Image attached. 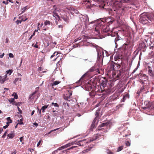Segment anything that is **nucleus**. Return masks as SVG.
I'll return each instance as SVG.
<instances>
[{
    "label": "nucleus",
    "instance_id": "f257e3e1",
    "mask_svg": "<svg viewBox=\"0 0 154 154\" xmlns=\"http://www.w3.org/2000/svg\"><path fill=\"white\" fill-rule=\"evenodd\" d=\"M140 22L145 24L150 22H154V15L149 14L146 13H143L140 15Z\"/></svg>",
    "mask_w": 154,
    "mask_h": 154
},
{
    "label": "nucleus",
    "instance_id": "f03ea898",
    "mask_svg": "<svg viewBox=\"0 0 154 154\" xmlns=\"http://www.w3.org/2000/svg\"><path fill=\"white\" fill-rule=\"evenodd\" d=\"M101 25L100 24H98L94 28V30L96 32L95 34L97 35H99L100 33V30L101 28Z\"/></svg>",
    "mask_w": 154,
    "mask_h": 154
},
{
    "label": "nucleus",
    "instance_id": "7ed1b4c3",
    "mask_svg": "<svg viewBox=\"0 0 154 154\" xmlns=\"http://www.w3.org/2000/svg\"><path fill=\"white\" fill-rule=\"evenodd\" d=\"M80 20L81 21H82L83 22H84L85 23H87L88 21V17L87 15L82 16L80 17Z\"/></svg>",
    "mask_w": 154,
    "mask_h": 154
},
{
    "label": "nucleus",
    "instance_id": "20e7f679",
    "mask_svg": "<svg viewBox=\"0 0 154 154\" xmlns=\"http://www.w3.org/2000/svg\"><path fill=\"white\" fill-rule=\"evenodd\" d=\"M59 12V9H55L53 12V17H56V18H58L59 19V16L58 15L57 12Z\"/></svg>",
    "mask_w": 154,
    "mask_h": 154
},
{
    "label": "nucleus",
    "instance_id": "39448f33",
    "mask_svg": "<svg viewBox=\"0 0 154 154\" xmlns=\"http://www.w3.org/2000/svg\"><path fill=\"white\" fill-rule=\"evenodd\" d=\"M7 77L6 75L3 76H0V83L3 84L4 82L7 80L6 78Z\"/></svg>",
    "mask_w": 154,
    "mask_h": 154
},
{
    "label": "nucleus",
    "instance_id": "423d86ee",
    "mask_svg": "<svg viewBox=\"0 0 154 154\" xmlns=\"http://www.w3.org/2000/svg\"><path fill=\"white\" fill-rule=\"evenodd\" d=\"M15 134L14 133V132H11V133L8 134V137L9 138H13Z\"/></svg>",
    "mask_w": 154,
    "mask_h": 154
},
{
    "label": "nucleus",
    "instance_id": "0eeeda50",
    "mask_svg": "<svg viewBox=\"0 0 154 154\" xmlns=\"http://www.w3.org/2000/svg\"><path fill=\"white\" fill-rule=\"evenodd\" d=\"M60 83V82L57 81H55L54 82L53 84H52V88H53V86L54 85H57L59 84Z\"/></svg>",
    "mask_w": 154,
    "mask_h": 154
},
{
    "label": "nucleus",
    "instance_id": "6e6552de",
    "mask_svg": "<svg viewBox=\"0 0 154 154\" xmlns=\"http://www.w3.org/2000/svg\"><path fill=\"white\" fill-rule=\"evenodd\" d=\"M7 120L8 121V122H7V123L9 124L10 123H12V121L10 117H8L7 118Z\"/></svg>",
    "mask_w": 154,
    "mask_h": 154
},
{
    "label": "nucleus",
    "instance_id": "1a4fd4ad",
    "mask_svg": "<svg viewBox=\"0 0 154 154\" xmlns=\"http://www.w3.org/2000/svg\"><path fill=\"white\" fill-rule=\"evenodd\" d=\"M27 9V6L23 8H22L21 9V14H22L24 13Z\"/></svg>",
    "mask_w": 154,
    "mask_h": 154
},
{
    "label": "nucleus",
    "instance_id": "9d476101",
    "mask_svg": "<svg viewBox=\"0 0 154 154\" xmlns=\"http://www.w3.org/2000/svg\"><path fill=\"white\" fill-rule=\"evenodd\" d=\"M12 96L14 97V98L17 99L18 98V96L17 94L16 93H14L12 94Z\"/></svg>",
    "mask_w": 154,
    "mask_h": 154
},
{
    "label": "nucleus",
    "instance_id": "9b49d317",
    "mask_svg": "<svg viewBox=\"0 0 154 154\" xmlns=\"http://www.w3.org/2000/svg\"><path fill=\"white\" fill-rule=\"evenodd\" d=\"M21 78H16L15 79V80L14 81V83H15L16 82H17L18 80L20 81H21Z\"/></svg>",
    "mask_w": 154,
    "mask_h": 154
},
{
    "label": "nucleus",
    "instance_id": "f8f14e48",
    "mask_svg": "<svg viewBox=\"0 0 154 154\" xmlns=\"http://www.w3.org/2000/svg\"><path fill=\"white\" fill-rule=\"evenodd\" d=\"M6 72V75L7 74H9V75H10L12 73V71H11V70L9 69Z\"/></svg>",
    "mask_w": 154,
    "mask_h": 154
},
{
    "label": "nucleus",
    "instance_id": "ddd939ff",
    "mask_svg": "<svg viewBox=\"0 0 154 154\" xmlns=\"http://www.w3.org/2000/svg\"><path fill=\"white\" fill-rule=\"evenodd\" d=\"M72 144H73L72 143H69L68 144H66L64 145V146L65 147V148L70 146L72 145Z\"/></svg>",
    "mask_w": 154,
    "mask_h": 154
},
{
    "label": "nucleus",
    "instance_id": "4468645a",
    "mask_svg": "<svg viewBox=\"0 0 154 154\" xmlns=\"http://www.w3.org/2000/svg\"><path fill=\"white\" fill-rule=\"evenodd\" d=\"M45 25H49L50 24V22L48 20H46L44 23Z\"/></svg>",
    "mask_w": 154,
    "mask_h": 154
},
{
    "label": "nucleus",
    "instance_id": "2eb2a0df",
    "mask_svg": "<svg viewBox=\"0 0 154 154\" xmlns=\"http://www.w3.org/2000/svg\"><path fill=\"white\" fill-rule=\"evenodd\" d=\"M18 122L17 123V125H18V124H20V125L23 124V123L22 121V119H20V120H18Z\"/></svg>",
    "mask_w": 154,
    "mask_h": 154
},
{
    "label": "nucleus",
    "instance_id": "dca6fc26",
    "mask_svg": "<svg viewBox=\"0 0 154 154\" xmlns=\"http://www.w3.org/2000/svg\"><path fill=\"white\" fill-rule=\"evenodd\" d=\"M14 98H11L10 99H9L8 100V101L11 103H12L14 102Z\"/></svg>",
    "mask_w": 154,
    "mask_h": 154
},
{
    "label": "nucleus",
    "instance_id": "f3484780",
    "mask_svg": "<svg viewBox=\"0 0 154 154\" xmlns=\"http://www.w3.org/2000/svg\"><path fill=\"white\" fill-rule=\"evenodd\" d=\"M65 147L64 146H63L60 147L58 148L57 150H61L65 149Z\"/></svg>",
    "mask_w": 154,
    "mask_h": 154
},
{
    "label": "nucleus",
    "instance_id": "a211bd4d",
    "mask_svg": "<svg viewBox=\"0 0 154 154\" xmlns=\"http://www.w3.org/2000/svg\"><path fill=\"white\" fill-rule=\"evenodd\" d=\"M123 149V146H120L119 147L118 149L117 150V152H119L122 150Z\"/></svg>",
    "mask_w": 154,
    "mask_h": 154
},
{
    "label": "nucleus",
    "instance_id": "6ab92c4d",
    "mask_svg": "<svg viewBox=\"0 0 154 154\" xmlns=\"http://www.w3.org/2000/svg\"><path fill=\"white\" fill-rule=\"evenodd\" d=\"M22 59H21V61L20 62V63L19 65V67H17V70H18L19 69V68L20 67L21 65V64L22 63Z\"/></svg>",
    "mask_w": 154,
    "mask_h": 154
},
{
    "label": "nucleus",
    "instance_id": "aec40b11",
    "mask_svg": "<svg viewBox=\"0 0 154 154\" xmlns=\"http://www.w3.org/2000/svg\"><path fill=\"white\" fill-rule=\"evenodd\" d=\"M56 55H57L58 54V53L57 52H55L53 54V55H52L51 57V58H52L54 56H55V54H56Z\"/></svg>",
    "mask_w": 154,
    "mask_h": 154
},
{
    "label": "nucleus",
    "instance_id": "412c9836",
    "mask_svg": "<svg viewBox=\"0 0 154 154\" xmlns=\"http://www.w3.org/2000/svg\"><path fill=\"white\" fill-rule=\"evenodd\" d=\"M48 105H45L42 107V109H43L44 110H45V109L48 107Z\"/></svg>",
    "mask_w": 154,
    "mask_h": 154
},
{
    "label": "nucleus",
    "instance_id": "4be33fe9",
    "mask_svg": "<svg viewBox=\"0 0 154 154\" xmlns=\"http://www.w3.org/2000/svg\"><path fill=\"white\" fill-rule=\"evenodd\" d=\"M51 104L52 105H54V106H56L57 107H59V106L57 103H52Z\"/></svg>",
    "mask_w": 154,
    "mask_h": 154
},
{
    "label": "nucleus",
    "instance_id": "5701e85b",
    "mask_svg": "<svg viewBox=\"0 0 154 154\" xmlns=\"http://www.w3.org/2000/svg\"><path fill=\"white\" fill-rule=\"evenodd\" d=\"M58 129H59V128H56V129H54V130H51V131H50L48 133V134H50L51 132H52V131H56L57 130H58Z\"/></svg>",
    "mask_w": 154,
    "mask_h": 154
},
{
    "label": "nucleus",
    "instance_id": "b1692460",
    "mask_svg": "<svg viewBox=\"0 0 154 154\" xmlns=\"http://www.w3.org/2000/svg\"><path fill=\"white\" fill-rule=\"evenodd\" d=\"M99 110H97L96 111V113H95V115H96V117H97L98 116L99 114Z\"/></svg>",
    "mask_w": 154,
    "mask_h": 154
},
{
    "label": "nucleus",
    "instance_id": "393cba45",
    "mask_svg": "<svg viewBox=\"0 0 154 154\" xmlns=\"http://www.w3.org/2000/svg\"><path fill=\"white\" fill-rule=\"evenodd\" d=\"M107 153L108 154H113V153L109 150H107Z\"/></svg>",
    "mask_w": 154,
    "mask_h": 154
},
{
    "label": "nucleus",
    "instance_id": "a878e982",
    "mask_svg": "<svg viewBox=\"0 0 154 154\" xmlns=\"http://www.w3.org/2000/svg\"><path fill=\"white\" fill-rule=\"evenodd\" d=\"M6 124H7L5 126H4L3 127V128L5 129L6 128L8 127V126L9 125V124H8V123H6Z\"/></svg>",
    "mask_w": 154,
    "mask_h": 154
},
{
    "label": "nucleus",
    "instance_id": "bb28decb",
    "mask_svg": "<svg viewBox=\"0 0 154 154\" xmlns=\"http://www.w3.org/2000/svg\"><path fill=\"white\" fill-rule=\"evenodd\" d=\"M9 56L11 58H13L14 57V55L13 54L11 53H10L9 54Z\"/></svg>",
    "mask_w": 154,
    "mask_h": 154
},
{
    "label": "nucleus",
    "instance_id": "cd10ccee",
    "mask_svg": "<svg viewBox=\"0 0 154 154\" xmlns=\"http://www.w3.org/2000/svg\"><path fill=\"white\" fill-rule=\"evenodd\" d=\"M63 20L65 22H67L68 21V19L67 18L63 17L62 18Z\"/></svg>",
    "mask_w": 154,
    "mask_h": 154
},
{
    "label": "nucleus",
    "instance_id": "c85d7f7f",
    "mask_svg": "<svg viewBox=\"0 0 154 154\" xmlns=\"http://www.w3.org/2000/svg\"><path fill=\"white\" fill-rule=\"evenodd\" d=\"M7 133V131H6L5 132V133H4V134L2 136V138H5L6 135Z\"/></svg>",
    "mask_w": 154,
    "mask_h": 154
},
{
    "label": "nucleus",
    "instance_id": "c756f323",
    "mask_svg": "<svg viewBox=\"0 0 154 154\" xmlns=\"http://www.w3.org/2000/svg\"><path fill=\"white\" fill-rule=\"evenodd\" d=\"M126 145L127 146H130V143L128 142V141H127L126 143Z\"/></svg>",
    "mask_w": 154,
    "mask_h": 154
},
{
    "label": "nucleus",
    "instance_id": "7c9ffc66",
    "mask_svg": "<svg viewBox=\"0 0 154 154\" xmlns=\"http://www.w3.org/2000/svg\"><path fill=\"white\" fill-rule=\"evenodd\" d=\"M58 28H61V30L62 29V28H63V26L62 25H60L58 26Z\"/></svg>",
    "mask_w": 154,
    "mask_h": 154
},
{
    "label": "nucleus",
    "instance_id": "2f4dec72",
    "mask_svg": "<svg viewBox=\"0 0 154 154\" xmlns=\"http://www.w3.org/2000/svg\"><path fill=\"white\" fill-rule=\"evenodd\" d=\"M106 125V123H103V124H101L100 126V127H104V126L105 125Z\"/></svg>",
    "mask_w": 154,
    "mask_h": 154
},
{
    "label": "nucleus",
    "instance_id": "473e14b6",
    "mask_svg": "<svg viewBox=\"0 0 154 154\" xmlns=\"http://www.w3.org/2000/svg\"><path fill=\"white\" fill-rule=\"evenodd\" d=\"M42 140H39V141L38 142V143H37V146L38 147V146H39V145H40V143H41V142H42Z\"/></svg>",
    "mask_w": 154,
    "mask_h": 154
},
{
    "label": "nucleus",
    "instance_id": "72a5a7b5",
    "mask_svg": "<svg viewBox=\"0 0 154 154\" xmlns=\"http://www.w3.org/2000/svg\"><path fill=\"white\" fill-rule=\"evenodd\" d=\"M2 3H3L5 4V5H7L8 4V1H6V2L4 1L2 2Z\"/></svg>",
    "mask_w": 154,
    "mask_h": 154
},
{
    "label": "nucleus",
    "instance_id": "f704fd0d",
    "mask_svg": "<svg viewBox=\"0 0 154 154\" xmlns=\"http://www.w3.org/2000/svg\"><path fill=\"white\" fill-rule=\"evenodd\" d=\"M12 104H13V105H17V103L15 102V101L14 100V102H13L12 103Z\"/></svg>",
    "mask_w": 154,
    "mask_h": 154
},
{
    "label": "nucleus",
    "instance_id": "c9c22d12",
    "mask_svg": "<svg viewBox=\"0 0 154 154\" xmlns=\"http://www.w3.org/2000/svg\"><path fill=\"white\" fill-rule=\"evenodd\" d=\"M17 108L18 109L19 111V112L20 113H21L22 112V111H21V110L20 109V108H19V107L18 106H17Z\"/></svg>",
    "mask_w": 154,
    "mask_h": 154
},
{
    "label": "nucleus",
    "instance_id": "e433bc0d",
    "mask_svg": "<svg viewBox=\"0 0 154 154\" xmlns=\"http://www.w3.org/2000/svg\"><path fill=\"white\" fill-rule=\"evenodd\" d=\"M21 21L20 20H17L16 21V23L17 24H18L19 23H21Z\"/></svg>",
    "mask_w": 154,
    "mask_h": 154
},
{
    "label": "nucleus",
    "instance_id": "4c0bfd02",
    "mask_svg": "<svg viewBox=\"0 0 154 154\" xmlns=\"http://www.w3.org/2000/svg\"><path fill=\"white\" fill-rule=\"evenodd\" d=\"M33 125L36 127L38 126V124L36 122L34 123Z\"/></svg>",
    "mask_w": 154,
    "mask_h": 154
},
{
    "label": "nucleus",
    "instance_id": "58836bf2",
    "mask_svg": "<svg viewBox=\"0 0 154 154\" xmlns=\"http://www.w3.org/2000/svg\"><path fill=\"white\" fill-rule=\"evenodd\" d=\"M85 75V74H84L81 78L79 80H81L83 78H84Z\"/></svg>",
    "mask_w": 154,
    "mask_h": 154
},
{
    "label": "nucleus",
    "instance_id": "ea45409f",
    "mask_svg": "<svg viewBox=\"0 0 154 154\" xmlns=\"http://www.w3.org/2000/svg\"><path fill=\"white\" fill-rule=\"evenodd\" d=\"M76 147V146H72V147H71L69 148L68 149V150H69L70 149H73V148H75Z\"/></svg>",
    "mask_w": 154,
    "mask_h": 154
},
{
    "label": "nucleus",
    "instance_id": "a19ab883",
    "mask_svg": "<svg viewBox=\"0 0 154 154\" xmlns=\"http://www.w3.org/2000/svg\"><path fill=\"white\" fill-rule=\"evenodd\" d=\"M4 55V54L3 53L2 54L0 55V58H2L3 57Z\"/></svg>",
    "mask_w": 154,
    "mask_h": 154
},
{
    "label": "nucleus",
    "instance_id": "79ce46f5",
    "mask_svg": "<svg viewBox=\"0 0 154 154\" xmlns=\"http://www.w3.org/2000/svg\"><path fill=\"white\" fill-rule=\"evenodd\" d=\"M94 68H91L90 69V70H90V71L91 72H92V71H93L94 70Z\"/></svg>",
    "mask_w": 154,
    "mask_h": 154
},
{
    "label": "nucleus",
    "instance_id": "37998d69",
    "mask_svg": "<svg viewBox=\"0 0 154 154\" xmlns=\"http://www.w3.org/2000/svg\"><path fill=\"white\" fill-rule=\"evenodd\" d=\"M23 137H21L20 138V142H22V140H23Z\"/></svg>",
    "mask_w": 154,
    "mask_h": 154
},
{
    "label": "nucleus",
    "instance_id": "c03bdc74",
    "mask_svg": "<svg viewBox=\"0 0 154 154\" xmlns=\"http://www.w3.org/2000/svg\"><path fill=\"white\" fill-rule=\"evenodd\" d=\"M34 47L35 48H38V46L37 45L35 44V45L34 46Z\"/></svg>",
    "mask_w": 154,
    "mask_h": 154
},
{
    "label": "nucleus",
    "instance_id": "a18cd8bd",
    "mask_svg": "<svg viewBox=\"0 0 154 154\" xmlns=\"http://www.w3.org/2000/svg\"><path fill=\"white\" fill-rule=\"evenodd\" d=\"M16 152L15 151H14L11 154H16Z\"/></svg>",
    "mask_w": 154,
    "mask_h": 154
},
{
    "label": "nucleus",
    "instance_id": "49530a36",
    "mask_svg": "<svg viewBox=\"0 0 154 154\" xmlns=\"http://www.w3.org/2000/svg\"><path fill=\"white\" fill-rule=\"evenodd\" d=\"M34 111L33 110L32 111V113H31V115H32L34 113Z\"/></svg>",
    "mask_w": 154,
    "mask_h": 154
},
{
    "label": "nucleus",
    "instance_id": "de8ad7c7",
    "mask_svg": "<svg viewBox=\"0 0 154 154\" xmlns=\"http://www.w3.org/2000/svg\"><path fill=\"white\" fill-rule=\"evenodd\" d=\"M32 36H33L31 35V36H30V37L29 38V40H30L32 39Z\"/></svg>",
    "mask_w": 154,
    "mask_h": 154
},
{
    "label": "nucleus",
    "instance_id": "09e8293b",
    "mask_svg": "<svg viewBox=\"0 0 154 154\" xmlns=\"http://www.w3.org/2000/svg\"><path fill=\"white\" fill-rule=\"evenodd\" d=\"M41 110L40 109V110L39 111V114L40 115V116H41Z\"/></svg>",
    "mask_w": 154,
    "mask_h": 154
},
{
    "label": "nucleus",
    "instance_id": "8fccbe9b",
    "mask_svg": "<svg viewBox=\"0 0 154 154\" xmlns=\"http://www.w3.org/2000/svg\"><path fill=\"white\" fill-rule=\"evenodd\" d=\"M36 91H35V92H34L31 95H32V96L33 95H34V94H36Z\"/></svg>",
    "mask_w": 154,
    "mask_h": 154
},
{
    "label": "nucleus",
    "instance_id": "3c124183",
    "mask_svg": "<svg viewBox=\"0 0 154 154\" xmlns=\"http://www.w3.org/2000/svg\"><path fill=\"white\" fill-rule=\"evenodd\" d=\"M89 149H86V150H84V151H85V152L86 151V152H88V151H89Z\"/></svg>",
    "mask_w": 154,
    "mask_h": 154
},
{
    "label": "nucleus",
    "instance_id": "603ef678",
    "mask_svg": "<svg viewBox=\"0 0 154 154\" xmlns=\"http://www.w3.org/2000/svg\"><path fill=\"white\" fill-rule=\"evenodd\" d=\"M41 110H42V112H44V111H45V110H44V109H41Z\"/></svg>",
    "mask_w": 154,
    "mask_h": 154
},
{
    "label": "nucleus",
    "instance_id": "864d4df0",
    "mask_svg": "<svg viewBox=\"0 0 154 154\" xmlns=\"http://www.w3.org/2000/svg\"><path fill=\"white\" fill-rule=\"evenodd\" d=\"M35 31H34L33 35H32L33 36V35H35Z\"/></svg>",
    "mask_w": 154,
    "mask_h": 154
},
{
    "label": "nucleus",
    "instance_id": "5fc2aeb1",
    "mask_svg": "<svg viewBox=\"0 0 154 154\" xmlns=\"http://www.w3.org/2000/svg\"><path fill=\"white\" fill-rule=\"evenodd\" d=\"M8 39L7 38L6 39V43H8Z\"/></svg>",
    "mask_w": 154,
    "mask_h": 154
},
{
    "label": "nucleus",
    "instance_id": "6e6d98bb",
    "mask_svg": "<svg viewBox=\"0 0 154 154\" xmlns=\"http://www.w3.org/2000/svg\"><path fill=\"white\" fill-rule=\"evenodd\" d=\"M18 76H21V75L20 73L18 74Z\"/></svg>",
    "mask_w": 154,
    "mask_h": 154
},
{
    "label": "nucleus",
    "instance_id": "4d7b16f0",
    "mask_svg": "<svg viewBox=\"0 0 154 154\" xmlns=\"http://www.w3.org/2000/svg\"><path fill=\"white\" fill-rule=\"evenodd\" d=\"M3 130V129H2V130L1 129H0V133H2V131Z\"/></svg>",
    "mask_w": 154,
    "mask_h": 154
},
{
    "label": "nucleus",
    "instance_id": "13d9d810",
    "mask_svg": "<svg viewBox=\"0 0 154 154\" xmlns=\"http://www.w3.org/2000/svg\"><path fill=\"white\" fill-rule=\"evenodd\" d=\"M7 1H9L10 2H11V3H13V2H11V0H7Z\"/></svg>",
    "mask_w": 154,
    "mask_h": 154
},
{
    "label": "nucleus",
    "instance_id": "bf43d9fd",
    "mask_svg": "<svg viewBox=\"0 0 154 154\" xmlns=\"http://www.w3.org/2000/svg\"><path fill=\"white\" fill-rule=\"evenodd\" d=\"M75 12L76 14H77L78 12V11H77L76 10Z\"/></svg>",
    "mask_w": 154,
    "mask_h": 154
},
{
    "label": "nucleus",
    "instance_id": "052dcab7",
    "mask_svg": "<svg viewBox=\"0 0 154 154\" xmlns=\"http://www.w3.org/2000/svg\"><path fill=\"white\" fill-rule=\"evenodd\" d=\"M27 20V18H26L25 20H22V21H25L26 20Z\"/></svg>",
    "mask_w": 154,
    "mask_h": 154
},
{
    "label": "nucleus",
    "instance_id": "680f3d73",
    "mask_svg": "<svg viewBox=\"0 0 154 154\" xmlns=\"http://www.w3.org/2000/svg\"><path fill=\"white\" fill-rule=\"evenodd\" d=\"M84 62H85V61L86 60H88L87 59H84Z\"/></svg>",
    "mask_w": 154,
    "mask_h": 154
},
{
    "label": "nucleus",
    "instance_id": "e2e57ef3",
    "mask_svg": "<svg viewBox=\"0 0 154 154\" xmlns=\"http://www.w3.org/2000/svg\"><path fill=\"white\" fill-rule=\"evenodd\" d=\"M39 25H40V23H38V27H39L38 26H39Z\"/></svg>",
    "mask_w": 154,
    "mask_h": 154
},
{
    "label": "nucleus",
    "instance_id": "0e129e2a",
    "mask_svg": "<svg viewBox=\"0 0 154 154\" xmlns=\"http://www.w3.org/2000/svg\"><path fill=\"white\" fill-rule=\"evenodd\" d=\"M4 89H6V90H8L9 89L8 88H4Z\"/></svg>",
    "mask_w": 154,
    "mask_h": 154
},
{
    "label": "nucleus",
    "instance_id": "69168bd1",
    "mask_svg": "<svg viewBox=\"0 0 154 154\" xmlns=\"http://www.w3.org/2000/svg\"><path fill=\"white\" fill-rule=\"evenodd\" d=\"M54 43L55 45L57 44V42H54Z\"/></svg>",
    "mask_w": 154,
    "mask_h": 154
},
{
    "label": "nucleus",
    "instance_id": "338daca9",
    "mask_svg": "<svg viewBox=\"0 0 154 154\" xmlns=\"http://www.w3.org/2000/svg\"><path fill=\"white\" fill-rule=\"evenodd\" d=\"M2 63H2V62L0 60V64H2Z\"/></svg>",
    "mask_w": 154,
    "mask_h": 154
},
{
    "label": "nucleus",
    "instance_id": "774afa93",
    "mask_svg": "<svg viewBox=\"0 0 154 154\" xmlns=\"http://www.w3.org/2000/svg\"><path fill=\"white\" fill-rule=\"evenodd\" d=\"M99 55L100 56V55L99 54V53L98 52V56H99Z\"/></svg>",
    "mask_w": 154,
    "mask_h": 154
}]
</instances>
